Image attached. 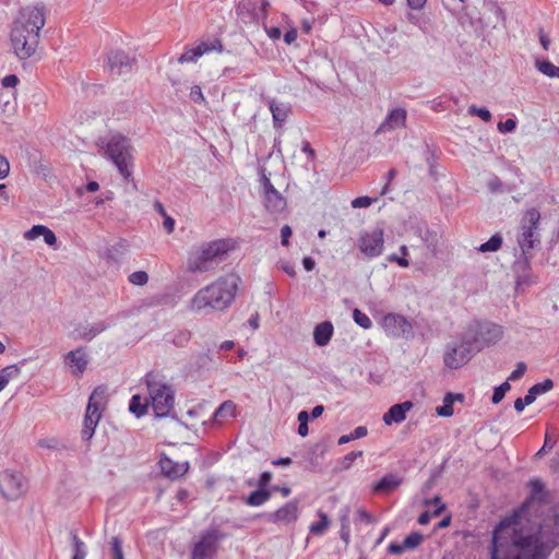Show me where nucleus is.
Instances as JSON below:
<instances>
[{
    "label": "nucleus",
    "instance_id": "nucleus-26",
    "mask_svg": "<svg viewBox=\"0 0 559 559\" xmlns=\"http://www.w3.org/2000/svg\"><path fill=\"white\" fill-rule=\"evenodd\" d=\"M406 115L407 114L404 108H395L391 110L381 128L396 129L404 126L406 121Z\"/></svg>",
    "mask_w": 559,
    "mask_h": 559
},
{
    "label": "nucleus",
    "instance_id": "nucleus-54",
    "mask_svg": "<svg viewBox=\"0 0 559 559\" xmlns=\"http://www.w3.org/2000/svg\"><path fill=\"white\" fill-rule=\"evenodd\" d=\"M355 521L356 522H365V523L369 524V523H371L373 521V518L365 509H359L357 511Z\"/></svg>",
    "mask_w": 559,
    "mask_h": 559
},
{
    "label": "nucleus",
    "instance_id": "nucleus-33",
    "mask_svg": "<svg viewBox=\"0 0 559 559\" xmlns=\"http://www.w3.org/2000/svg\"><path fill=\"white\" fill-rule=\"evenodd\" d=\"M503 239L500 234L492 235L489 240L478 247L479 252H496L502 246Z\"/></svg>",
    "mask_w": 559,
    "mask_h": 559
},
{
    "label": "nucleus",
    "instance_id": "nucleus-20",
    "mask_svg": "<svg viewBox=\"0 0 559 559\" xmlns=\"http://www.w3.org/2000/svg\"><path fill=\"white\" fill-rule=\"evenodd\" d=\"M66 362L72 368L73 374L81 376L85 371L88 364L84 348L79 347L74 350H70L66 355Z\"/></svg>",
    "mask_w": 559,
    "mask_h": 559
},
{
    "label": "nucleus",
    "instance_id": "nucleus-18",
    "mask_svg": "<svg viewBox=\"0 0 559 559\" xmlns=\"http://www.w3.org/2000/svg\"><path fill=\"white\" fill-rule=\"evenodd\" d=\"M159 467L162 473L171 478L177 479L181 476H183L188 469H189V463L188 462H174L168 456L163 454V456L159 460Z\"/></svg>",
    "mask_w": 559,
    "mask_h": 559
},
{
    "label": "nucleus",
    "instance_id": "nucleus-1",
    "mask_svg": "<svg viewBox=\"0 0 559 559\" xmlns=\"http://www.w3.org/2000/svg\"><path fill=\"white\" fill-rule=\"evenodd\" d=\"M559 513L554 525L540 523L536 528L518 527L516 515L503 519L495 527L490 559H548L559 545Z\"/></svg>",
    "mask_w": 559,
    "mask_h": 559
},
{
    "label": "nucleus",
    "instance_id": "nucleus-35",
    "mask_svg": "<svg viewBox=\"0 0 559 559\" xmlns=\"http://www.w3.org/2000/svg\"><path fill=\"white\" fill-rule=\"evenodd\" d=\"M319 518L320 520L318 522H313L309 527L310 533L317 536L322 535L330 525L329 516L324 512L320 511Z\"/></svg>",
    "mask_w": 559,
    "mask_h": 559
},
{
    "label": "nucleus",
    "instance_id": "nucleus-34",
    "mask_svg": "<svg viewBox=\"0 0 559 559\" xmlns=\"http://www.w3.org/2000/svg\"><path fill=\"white\" fill-rule=\"evenodd\" d=\"M536 68L548 78H559V67L548 60H536Z\"/></svg>",
    "mask_w": 559,
    "mask_h": 559
},
{
    "label": "nucleus",
    "instance_id": "nucleus-44",
    "mask_svg": "<svg viewBox=\"0 0 559 559\" xmlns=\"http://www.w3.org/2000/svg\"><path fill=\"white\" fill-rule=\"evenodd\" d=\"M297 419L299 421L298 433L301 437H306L309 432V428H308L309 414L306 411H301L298 414Z\"/></svg>",
    "mask_w": 559,
    "mask_h": 559
},
{
    "label": "nucleus",
    "instance_id": "nucleus-15",
    "mask_svg": "<svg viewBox=\"0 0 559 559\" xmlns=\"http://www.w3.org/2000/svg\"><path fill=\"white\" fill-rule=\"evenodd\" d=\"M107 63L112 75H121L132 71L134 58L123 50H112L108 53Z\"/></svg>",
    "mask_w": 559,
    "mask_h": 559
},
{
    "label": "nucleus",
    "instance_id": "nucleus-61",
    "mask_svg": "<svg viewBox=\"0 0 559 559\" xmlns=\"http://www.w3.org/2000/svg\"><path fill=\"white\" fill-rule=\"evenodd\" d=\"M260 181L263 189V195L266 194V192L276 191L270 179L264 174L262 175Z\"/></svg>",
    "mask_w": 559,
    "mask_h": 559
},
{
    "label": "nucleus",
    "instance_id": "nucleus-52",
    "mask_svg": "<svg viewBox=\"0 0 559 559\" xmlns=\"http://www.w3.org/2000/svg\"><path fill=\"white\" fill-rule=\"evenodd\" d=\"M190 98L194 103H199V104H201V103H203L205 100V98L203 96V93H202V90H201V86L194 85V86L191 87Z\"/></svg>",
    "mask_w": 559,
    "mask_h": 559
},
{
    "label": "nucleus",
    "instance_id": "nucleus-60",
    "mask_svg": "<svg viewBox=\"0 0 559 559\" xmlns=\"http://www.w3.org/2000/svg\"><path fill=\"white\" fill-rule=\"evenodd\" d=\"M271 480H272V473L263 472L260 475V478H259V481H258V487L259 488H267V486L271 483Z\"/></svg>",
    "mask_w": 559,
    "mask_h": 559
},
{
    "label": "nucleus",
    "instance_id": "nucleus-6",
    "mask_svg": "<svg viewBox=\"0 0 559 559\" xmlns=\"http://www.w3.org/2000/svg\"><path fill=\"white\" fill-rule=\"evenodd\" d=\"M144 380L155 415L157 417L168 416L174 408L175 391L169 384L162 382L158 374L154 372L146 373Z\"/></svg>",
    "mask_w": 559,
    "mask_h": 559
},
{
    "label": "nucleus",
    "instance_id": "nucleus-47",
    "mask_svg": "<svg viewBox=\"0 0 559 559\" xmlns=\"http://www.w3.org/2000/svg\"><path fill=\"white\" fill-rule=\"evenodd\" d=\"M47 227L44 225H34L29 230L24 234V238L28 240H34L39 236H43Z\"/></svg>",
    "mask_w": 559,
    "mask_h": 559
},
{
    "label": "nucleus",
    "instance_id": "nucleus-19",
    "mask_svg": "<svg viewBox=\"0 0 559 559\" xmlns=\"http://www.w3.org/2000/svg\"><path fill=\"white\" fill-rule=\"evenodd\" d=\"M414 404L412 401H405L392 405L389 411L383 415V421L385 425L391 426L392 424H400L405 420L407 412L413 408Z\"/></svg>",
    "mask_w": 559,
    "mask_h": 559
},
{
    "label": "nucleus",
    "instance_id": "nucleus-57",
    "mask_svg": "<svg viewBox=\"0 0 559 559\" xmlns=\"http://www.w3.org/2000/svg\"><path fill=\"white\" fill-rule=\"evenodd\" d=\"M293 231L292 228L288 225H285L281 229V242L283 246H288L289 243V237L292 236Z\"/></svg>",
    "mask_w": 559,
    "mask_h": 559
},
{
    "label": "nucleus",
    "instance_id": "nucleus-63",
    "mask_svg": "<svg viewBox=\"0 0 559 559\" xmlns=\"http://www.w3.org/2000/svg\"><path fill=\"white\" fill-rule=\"evenodd\" d=\"M388 260L390 262H396L400 266L406 267L409 265V262L404 257H399L397 254L393 253L391 254Z\"/></svg>",
    "mask_w": 559,
    "mask_h": 559
},
{
    "label": "nucleus",
    "instance_id": "nucleus-2",
    "mask_svg": "<svg viewBox=\"0 0 559 559\" xmlns=\"http://www.w3.org/2000/svg\"><path fill=\"white\" fill-rule=\"evenodd\" d=\"M44 7L27 8L21 12L11 28V43L19 59L32 57L39 44V32L45 25Z\"/></svg>",
    "mask_w": 559,
    "mask_h": 559
},
{
    "label": "nucleus",
    "instance_id": "nucleus-12",
    "mask_svg": "<svg viewBox=\"0 0 559 559\" xmlns=\"http://www.w3.org/2000/svg\"><path fill=\"white\" fill-rule=\"evenodd\" d=\"M466 334L469 335L475 347H479L480 352L485 346H490L499 342L503 335V329L499 324L485 321L476 323Z\"/></svg>",
    "mask_w": 559,
    "mask_h": 559
},
{
    "label": "nucleus",
    "instance_id": "nucleus-39",
    "mask_svg": "<svg viewBox=\"0 0 559 559\" xmlns=\"http://www.w3.org/2000/svg\"><path fill=\"white\" fill-rule=\"evenodd\" d=\"M199 48H201V51H202V56L206 52H211V51H222L223 50V44L221 41V39L218 38H215L213 40H207V41H201L199 44Z\"/></svg>",
    "mask_w": 559,
    "mask_h": 559
},
{
    "label": "nucleus",
    "instance_id": "nucleus-64",
    "mask_svg": "<svg viewBox=\"0 0 559 559\" xmlns=\"http://www.w3.org/2000/svg\"><path fill=\"white\" fill-rule=\"evenodd\" d=\"M367 433H368V430H367V427H365V426H358L352 432L354 440L364 438L367 436Z\"/></svg>",
    "mask_w": 559,
    "mask_h": 559
},
{
    "label": "nucleus",
    "instance_id": "nucleus-13",
    "mask_svg": "<svg viewBox=\"0 0 559 559\" xmlns=\"http://www.w3.org/2000/svg\"><path fill=\"white\" fill-rule=\"evenodd\" d=\"M381 325L389 336L395 338H411L414 335L412 323L399 313H386L382 318Z\"/></svg>",
    "mask_w": 559,
    "mask_h": 559
},
{
    "label": "nucleus",
    "instance_id": "nucleus-14",
    "mask_svg": "<svg viewBox=\"0 0 559 559\" xmlns=\"http://www.w3.org/2000/svg\"><path fill=\"white\" fill-rule=\"evenodd\" d=\"M383 243V230L374 228L370 233H365L360 236L358 247L366 257L376 258L382 253Z\"/></svg>",
    "mask_w": 559,
    "mask_h": 559
},
{
    "label": "nucleus",
    "instance_id": "nucleus-8",
    "mask_svg": "<svg viewBox=\"0 0 559 559\" xmlns=\"http://www.w3.org/2000/svg\"><path fill=\"white\" fill-rule=\"evenodd\" d=\"M540 213L536 209L526 211L521 223V234L518 236V243L523 255L530 254L536 246L540 245L538 224Z\"/></svg>",
    "mask_w": 559,
    "mask_h": 559
},
{
    "label": "nucleus",
    "instance_id": "nucleus-30",
    "mask_svg": "<svg viewBox=\"0 0 559 559\" xmlns=\"http://www.w3.org/2000/svg\"><path fill=\"white\" fill-rule=\"evenodd\" d=\"M165 340L169 343H173L177 347H185L191 340V333L188 330H180L167 334Z\"/></svg>",
    "mask_w": 559,
    "mask_h": 559
},
{
    "label": "nucleus",
    "instance_id": "nucleus-5",
    "mask_svg": "<svg viewBox=\"0 0 559 559\" xmlns=\"http://www.w3.org/2000/svg\"><path fill=\"white\" fill-rule=\"evenodd\" d=\"M105 155L115 164L119 174L124 179L128 180L131 178L133 168V147L127 136L120 133L112 134L105 144Z\"/></svg>",
    "mask_w": 559,
    "mask_h": 559
},
{
    "label": "nucleus",
    "instance_id": "nucleus-46",
    "mask_svg": "<svg viewBox=\"0 0 559 559\" xmlns=\"http://www.w3.org/2000/svg\"><path fill=\"white\" fill-rule=\"evenodd\" d=\"M130 283L143 286L148 282V275L145 271H135L129 276Z\"/></svg>",
    "mask_w": 559,
    "mask_h": 559
},
{
    "label": "nucleus",
    "instance_id": "nucleus-29",
    "mask_svg": "<svg viewBox=\"0 0 559 559\" xmlns=\"http://www.w3.org/2000/svg\"><path fill=\"white\" fill-rule=\"evenodd\" d=\"M70 537L73 547V556L72 559H85L87 555L86 546L83 540L78 536L76 531L72 530L70 532Z\"/></svg>",
    "mask_w": 559,
    "mask_h": 559
},
{
    "label": "nucleus",
    "instance_id": "nucleus-24",
    "mask_svg": "<svg viewBox=\"0 0 559 559\" xmlns=\"http://www.w3.org/2000/svg\"><path fill=\"white\" fill-rule=\"evenodd\" d=\"M528 255H524V259L516 261L513 264V272L516 274V284L518 285H531L533 280L531 277L530 271V262Z\"/></svg>",
    "mask_w": 559,
    "mask_h": 559
},
{
    "label": "nucleus",
    "instance_id": "nucleus-51",
    "mask_svg": "<svg viewBox=\"0 0 559 559\" xmlns=\"http://www.w3.org/2000/svg\"><path fill=\"white\" fill-rule=\"evenodd\" d=\"M235 404L231 401H226L216 409L215 416H223L224 414L233 415L235 412Z\"/></svg>",
    "mask_w": 559,
    "mask_h": 559
},
{
    "label": "nucleus",
    "instance_id": "nucleus-23",
    "mask_svg": "<svg viewBox=\"0 0 559 559\" xmlns=\"http://www.w3.org/2000/svg\"><path fill=\"white\" fill-rule=\"evenodd\" d=\"M334 328L330 321L318 324L313 331V340L318 346H325L333 336Z\"/></svg>",
    "mask_w": 559,
    "mask_h": 559
},
{
    "label": "nucleus",
    "instance_id": "nucleus-28",
    "mask_svg": "<svg viewBox=\"0 0 559 559\" xmlns=\"http://www.w3.org/2000/svg\"><path fill=\"white\" fill-rule=\"evenodd\" d=\"M554 388V381L551 379H546L543 382L535 383L531 386L526 393V400L531 403H534L537 395L544 394L550 391Z\"/></svg>",
    "mask_w": 559,
    "mask_h": 559
},
{
    "label": "nucleus",
    "instance_id": "nucleus-3",
    "mask_svg": "<svg viewBox=\"0 0 559 559\" xmlns=\"http://www.w3.org/2000/svg\"><path fill=\"white\" fill-rule=\"evenodd\" d=\"M239 281L237 275L228 274L200 289L191 301L192 309L205 312L226 309L235 298Z\"/></svg>",
    "mask_w": 559,
    "mask_h": 559
},
{
    "label": "nucleus",
    "instance_id": "nucleus-50",
    "mask_svg": "<svg viewBox=\"0 0 559 559\" xmlns=\"http://www.w3.org/2000/svg\"><path fill=\"white\" fill-rule=\"evenodd\" d=\"M526 371V365L523 361H520L516 365V368L511 372V374L508 377V381H516L521 379Z\"/></svg>",
    "mask_w": 559,
    "mask_h": 559
},
{
    "label": "nucleus",
    "instance_id": "nucleus-31",
    "mask_svg": "<svg viewBox=\"0 0 559 559\" xmlns=\"http://www.w3.org/2000/svg\"><path fill=\"white\" fill-rule=\"evenodd\" d=\"M148 401L142 402V397L138 394L133 395L129 403V411L134 414L138 418L146 414Z\"/></svg>",
    "mask_w": 559,
    "mask_h": 559
},
{
    "label": "nucleus",
    "instance_id": "nucleus-40",
    "mask_svg": "<svg viewBox=\"0 0 559 559\" xmlns=\"http://www.w3.org/2000/svg\"><path fill=\"white\" fill-rule=\"evenodd\" d=\"M202 56L201 48H199V45L194 48L188 49L186 52H183L179 59V63L185 62H195L200 57Z\"/></svg>",
    "mask_w": 559,
    "mask_h": 559
},
{
    "label": "nucleus",
    "instance_id": "nucleus-17",
    "mask_svg": "<svg viewBox=\"0 0 559 559\" xmlns=\"http://www.w3.org/2000/svg\"><path fill=\"white\" fill-rule=\"evenodd\" d=\"M403 484V477L389 473L372 485L371 491L376 495H389Z\"/></svg>",
    "mask_w": 559,
    "mask_h": 559
},
{
    "label": "nucleus",
    "instance_id": "nucleus-55",
    "mask_svg": "<svg viewBox=\"0 0 559 559\" xmlns=\"http://www.w3.org/2000/svg\"><path fill=\"white\" fill-rule=\"evenodd\" d=\"M407 548L404 547V542L403 543H391L388 547V552L390 555H401L403 554Z\"/></svg>",
    "mask_w": 559,
    "mask_h": 559
},
{
    "label": "nucleus",
    "instance_id": "nucleus-48",
    "mask_svg": "<svg viewBox=\"0 0 559 559\" xmlns=\"http://www.w3.org/2000/svg\"><path fill=\"white\" fill-rule=\"evenodd\" d=\"M38 447L49 449V450H58L60 448H64L61 442L56 438L40 439L38 441Z\"/></svg>",
    "mask_w": 559,
    "mask_h": 559
},
{
    "label": "nucleus",
    "instance_id": "nucleus-37",
    "mask_svg": "<svg viewBox=\"0 0 559 559\" xmlns=\"http://www.w3.org/2000/svg\"><path fill=\"white\" fill-rule=\"evenodd\" d=\"M528 487L531 488V499H538L539 501L545 500V485L540 479H531L528 483Z\"/></svg>",
    "mask_w": 559,
    "mask_h": 559
},
{
    "label": "nucleus",
    "instance_id": "nucleus-36",
    "mask_svg": "<svg viewBox=\"0 0 559 559\" xmlns=\"http://www.w3.org/2000/svg\"><path fill=\"white\" fill-rule=\"evenodd\" d=\"M452 402V392H449L443 397V404L436 408L437 415L441 417H451L454 413Z\"/></svg>",
    "mask_w": 559,
    "mask_h": 559
},
{
    "label": "nucleus",
    "instance_id": "nucleus-4",
    "mask_svg": "<svg viewBox=\"0 0 559 559\" xmlns=\"http://www.w3.org/2000/svg\"><path fill=\"white\" fill-rule=\"evenodd\" d=\"M233 248L229 239H218L207 242L190 253L187 270L190 273H203L212 269V263L222 259Z\"/></svg>",
    "mask_w": 559,
    "mask_h": 559
},
{
    "label": "nucleus",
    "instance_id": "nucleus-56",
    "mask_svg": "<svg viewBox=\"0 0 559 559\" xmlns=\"http://www.w3.org/2000/svg\"><path fill=\"white\" fill-rule=\"evenodd\" d=\"M10 173V164L8 159L0 155V179H4Z\"/></svg>",
    "mask_w": 559,
    "mask_h": 559
},
{
    "label": "nucleus",
    "instance_id": "nucleus-62",
    "mask_svg": "<svg viewBox=\"0 0 559 559\" xmlns=\"http://www.w3.org/2000/svg\"><path fill=\"white\" fill-rule=\"evenodd\" d=\"M532 403L530 401L526 400V396H524L523 399L522 397H518L515 401H514V408L518 413H521L524 411L525 406L526 405H531Z\"/></svg>",
    "mask_w": 559,
    "mask_h": 559
},
{
    "label": "nucleus",
    "instance_id": "nucleus-53",
    "mask_svg": "<svg viewBox=\"0 0 559 559\" xmlns=\"http://www.w3.org/2000/svg\"><path fill=\"white\" fill-rule=\"evenodd\" d=\"M372 203V199L369 198V197H358L356 199H354L352 201V206L354 209H359V207H367L369 205H371Z\"/></svg>",
    "mask_w": 559,
    "mask_h": 559
},
{
    "label": "nucleus",
    "instance_id": "nucleus-49",
    "mask_svg": "<svg viewBox=\"0 0 559 559\" xmlns=\"http://www.w3.org/2000/svg\"><path fill=\"white\" fill-rule=\"evenodd\" d=\"M515 128H516V121H515V119H512V118H508L506 121H500L498 123V130L501 133H510V132L514 131Z\"/></svg>",
    "mask_w": 559,
    "mask_h": 559
},
{
    "label": "nucleus",
    "instance_id": "nucleus-25",
    "mask_svg": "<svg viewBox=\"0 0 559 559\" xmlns=\"http://www.w3.org/2000/svg\"><path fill=\"white\" fill-rule=\"evenodd\" d=\"M264 205L272 213H280L286 207L285 198L276 190L264 194Z\"/></svg>",
    "mask_w": 559,
    "mask_h": 559
},
{
    "label": "nucleus",
    "instance_id": "nucleus-9",
    "mask_svg": "<svg viewBox=\"0 0 559 559\" xmlns=\"http://www.w3.org/2000/svg\"><path fill=\"white\" fill-rule=\"evenodd\" d=\"M479 352V347H475L468 334H464L460 343L449 344L444 353V365L450 369H457L466 365L472 357Z\"/></svg>",
    "mask_w": 559,
    "mask_h": 559
},
{
    "label": "nucleus",
    "instance_id": "nucleus-32",
    "mask_svg": "<svg viewBox=\"0 0 559 559\" xmlns=\"http://www.w3.org/2000/svg\"><path fill=\"white\" fill-rule=\"evenodd\" d=\"M21 368L19 365H10L0 370V381L3 388L8 385V383L20 376Z\"/></svg>",
    "mask_w": 559,
    "mask_h": 559
},
{
    "label": "nucleus",
    "instance_id": "nucleus-16",
    "mask_svg": "<svg viewBox=\"0 0 559 559\" xmlns=\"http://www.w3.org/2000/svg\"><path fill=\"white\" fill-rule=\"evenodd\" d=\"M298 501L292 500L285 503L282 508L275 512L264 514V518L270 523H292L298 518Z\"/></svg>",
    "mask_w": 559,
    "mask_h": 559
},
{
    "label": "nucleus",
    "instance_id": "nucleus-22",
    "mask_svg": "<svg viewBox=\"0 0 559 559\" xmlns=\"http://www.w3.org/2000/svg\"><path fill=\"white\" fill-rule=\"evenodd\" d=\"M109 324L104 321H98L93 324L79 325L74 332L78 333L76 338L84 341H92L96 335L108 329Z\"/></svg>",
    "mask_w": 559,
    "mask_h": 559
},
{
    "label": "nucleus",
    "instance_id": "nucleus-41",
    "mask_svg": "<svg viewBox=\"0 0 559 559\" xmlns=\"http://www.w3.org/2000/svg\"><path fill=\"white\" fill-rule=\"evenodd\" d=\"M510 389H511V386H510V383L508 380L504 381L503 383H501L499 386H496L493 390L492 396H491L492 404L500 403L503 400L506 393Z\"/></svg>",
    "mask_w": 559,
    "mask_h": 559
},
{
    "label": "nucleus",
    "instance_id": "nucleus-7",
    "mask_svg": "<svg viewBox=\"0 0 559 559\" xmlns=\"http://www.w3.org/2000/svg\"><path fill=\"white\" fill-rule=\"evenodd\" d=\"M227 537L217 526H210L200 534L191 549L190 559H215L219 543Z\"/></svg>",
    "mask_w": 559,
    "mask_h": 559
},
{
    "label": "nucleus",
    "instance_id": "nucleus-38",
    "mask_svg": "<svg viewBox=\"0 0 559 559\" xmlns=\"http://www.w3.org/2000/svg\"><path fill=\"white\" fill-rule=\"evenodd\" d=\"M353 319L357 325L360 328L368 330L372 326V322L370 318L359 309H354L353 311Z\"/></svg>",
    "mask_w": 559,
    "mask_h": 559
},
{
    "label": "nucleus",
    "instance_id": "nucleus-58",
    "mask_svg": "<svg viewBox=\"0 0 559 559\" xmlns=\"http://www.w3.org/2000/svg\"><path fill=\"white\" fill-rule=\"evenodd\" d=\"M1 83L4 87H15L19 83V78L15 74H9L2 79Z\"/></svg>",
    "mask_w": 559,
    "mask_h": 559
},
{
    "label": "nucleus",
    "instance_id": "nucleus-42",
    "mask_svg": "<svg viewBox=\"0 0 559 559\" xmlns=\"http://www.w3.org/2000/svg\"><path fill=\"white\" fill-rule=\"evenodd\" d=\"M424 540V536L419 532H413L405 537L404 547L407 549L417 548Z\"/></svg>",
    "mask_w": 559,
    "mask_h": 559
},
{
    "label": "nucleus",
    "instance_id": "nucleus-10",
    "mask_svg": "<svg viewBox=\"0 0 559 559\" xmlns=\"http://www.w3.org/2000/svg\"><path fill=\"white\" fill-rule=\"evenodd\" d=\"M106 389L96 388L90 399L84 417V427L82 429V439L88 441L92 439L95 428L100 419V408L105 399Z\"/></svg>",
    "mask_w": 559,
    "mask_h": 559
},
{
    "label": "nucleus",
    "instance_id": "nucleus-45",
    "mask_svg": "<svg viewBox=\"0 0 559 559\" xmlns=\"http://www.w3.org/2000/svg\"><path fill=\"white\" fill-rule=\"evenodd\" d=\"M111 552L114 559H124L122 551V540L118 536H114L110 540Z\"/></svg>",
    "mask_w": 559,
    "mask_h": 559
},
{
    "label": "nucleus",
    "instance_id": "nucleus-43",
    "mask_svg": "<svg viewBox=\"0 0 559 559\" xmlns=\"http://www.w3.org/2000/svg\"><path fill=\"white\" fill-rule=\"evenodd\" d=\"M468 114L472 116L479 117L485 122H489L491 120V114L485 107H477L475 105H472L468 107Z\"/></svg>",
    "mask_w": 559,
    "mask_h": 559
},
{
    "label": "nucleus",
    "instance_id": "nucleus-11",
    "mask_svg": "<svg viewBox=\"0 0 559 559\" xmlns=\"http://www.w3.org/2000/svg\"><path fill=\"white\" fill-rule=\"evenodd\" d=\"M28 488L26 478L21 472L7 468L0 472V493L7 500L21 498Z\"/></svg>",
    "mask_w": 559,
    "mask_h": 559
},
{
    "label": "nucleus",
    "instance_id": "nucleus-27",
    "mask_svg": "<svg viewBox=\"0 0 559 559\" xmlns=\"http://www.w3.org/2000/svg\"><path fill=\"white\" fill-rule=\"evenodd\" d=\"M271 498V490L267 488H259L252 491L247 498L246 503L250 507H260Z\"/></svg>",
    "mask_w": 559,
    "mask_h": 559
},
{
    "label": "nucleus",
    "instance_id": "nucleus-21",
    "mask_svg": "<svg viewBox=\"0 0 559 559\" xmlns=\"http://www.w3.org/2000/svg\"><path fill=\"white\" fill-rule=\"evenodd\" d=\"M267 105L272 112L274 128H282L292 111L290 105L276 103L274 99H269Z\"/></svg>",
    "mask_w": 559,
    "mask_h": 559
},
{
    "label": "nucleus",
    "instance_id": "nucleus-59",
    "mask_svg": "<svg viewBox=\"0 0 559 559\" xmlns=\"http://www.w3.org/2000/svg\"><path fill=\"white\" fill-rule=\"evenodd\" d=\"M43 237H44V241L48 246L53 247L57 245V237H56L55 233L51 229H49L48 227H47V230H45Z\"/></svg>",
    "mask_w": 559,
    "mask_h": 559
}]
</instances>
